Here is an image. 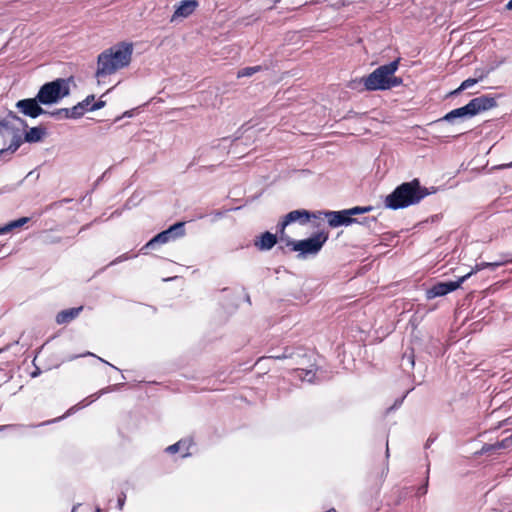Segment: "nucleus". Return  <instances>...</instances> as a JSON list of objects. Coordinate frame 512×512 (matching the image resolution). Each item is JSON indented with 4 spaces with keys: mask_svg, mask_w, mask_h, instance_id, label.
Wrapping results in <instances>:
<instances>
[{
    "mask_svg": "<svg viewBox=\"0 0 512 512\" xmlns=\"http://www.w3.org/2000/svg\"><path fill=\"white\" fill-rule=\"evenodd\" d=\"M434 192L435 190L430 191L428 188L421 186L418 179H413L397 186L392 193L386 196L384 204L386 208L392 210L403 209L418 204Z\"/></svg>",
    "mask_w": 512,
    "mask_h": 512,
    "instance_id": "f257e3e1",
    "label": "nucleus"
},
{
    "mask_svg": "<svg viewBox=\"0 0 512 512\" xmlns=\"http://www.w3.org/2000/svg\"><path fill=\"white\" fill-rule=\"evenodd\" d=\"M133 45L122 42L105 51L98 56L96 76L98 78L111 75L117 70L128 66L131 62Z\"/></svg>",
    "mask_w": 512,
    "mask_h": 512,
    "instance_id": "f03ea898",
    "label": "nucleus"
},
{
    "mask_svg": "<svg viewBox=\"0 0 512 512\" xmlns=\"http://www.w3.org/2000/svg\"><path fill=\"white\" fill-rule=\"evenodd\" d=\"M399 67V59L376 68L367 77H363V83L367 91L388 90L400 86L402 79L394 74Z\"/></svg>",
    "mask_w": 512,
    "mask_h": 512,
    "instance_id": "7ed1b4c3",
    "label": "nucleus"
},
{
    "mask_svg": "<svg viewBox=\"0 0 512 512\" xmlns=\"http://www.w3.org/2000/svg\"><path fill=\"white\" fill-rule=\"evenodd\" d=\"M497 105L494 97L482 95L473 98L468 104L463 107L454 109L447 113L439 121L453 122L456 118L473 117L481 112L494 108Z\"/></svg>",
    "mask_w": 512,
    "mask_h": 512,
    "instance_id": "20e7f679",
    "label": "nucleus"
},
{
    "mask_svg": "<svg viewBox=\"0 0 512 512\" xmlns=\"http://www.w3.org/2000/svg\"><path fill=\"white\" fill-rule=\"evenodd\" d=\"M373 210L372 206L365 207H352L349 209H343L340 211H319L317 214H313L314 218H324L327 220L328 224L332 228L340 227V226H349L353 223H357V219L354 218L356 215L364 214Z\"/></svg>",
    "mask_w": 512,
    "mask_h": 512,
    "instance_id": "39448f33",
    "label": "nucleus"
},
{
    "mask_svg": "<svg viewBox=\"0 0 512 512\" xmlns=\"http://www.w3.org/2000/svg\"><path fill=\"white\" fill-rule=\"evenodd\" d=\"M70 79L58 78L45 83L38 91L37 99L41 104L49 105L57 103L69 95Z\"/></svg>",
    "mask_w": 512,
    "mask_h": 512,
    "instance_id": "423d86ee",
    "label": "nucleus"
},
{
    "mask_svg": "<svg viewBox=\"0 0 512 512\" xmlns=\"http://www.w3.org/2000/svg\"><path fill=\"white\" fill-rule=\"evenodd\" d=\"M327 240L328 234L325 232H319L304 240L297 241L287 238L286 246L290 247L293 251L299 252V257H306L307 255L317 254Z\"/></svg>",
    "mask_w": 512,
    "mask_h": 512,
    "instance_id": "0eeeda50",
    "label": "nucleus"
},
{
    "mask_svg": "<svg viewBox=\"0 0 512 512\" xmlns=\"http://www.w3.org/2000/svg\"><path fill=\"white\" fill-rule=\"evenodd\" d=\"M184 225V222H177L170 226L168 229L158 233L145 244V246L142 248V251L145 249H154L156 245L166 244L172 240L184 236Z\"/></svg>",
    "mask_w": 512,
    "mask_h": 512,
    "instance_id": "6e6552de",
    "label": "nucleus"
},
{
    "mask_svg": "<svg viewBox=\"0 0 512 512\" xmlns=\"http://www.w3.org/2000/svg\"><path fill=\"white\" fill-rule=\"evenodd\" d=\"M474 271H470L466 275L460 277L457 281H449V282H440L432 286L430 289L427 290V298L433 299L436 297L444 296L457 288L460 287V285L468 279Z\"/></svg>",
    "mask_w": 512,
    "mask_h": 512,
    "instance_id": "1a4fd4ad",
    "label": "nucleus"
},
{
    "mask_svg": "<svg viewBox=\"0 0 512 512\" xmlns=\"http://www.w3.org/2000/svg\"><path fill=\"white\" fill-rule=\"evenodd\" d=\"M39 101L37 96L35 98H28L19 100L16 103V107L19 109L21 113L31 118H36L41 114H46L47 112L39 105Z\"/></svg>",
    "mask_w": 512,
    "mask_h": 512,
    "instance_id": "9d476101",
    "label": "nucleus"
},
{
    "mask_svg": "<svg viewBox=\"0 0 512 512\" xmlns=\"http://www.w3.org/2000/svg\"><path fill=\"white\" fill-rule=\"evenodd\" d=\"M198 6L196 0H184L179 3L175 8V11L170 19L171 22H175L180 19L187 18L190 16Z\"/></svg>",
    "mask_w": 512,
    "mask_h": 512,
    "instance_id": "9b49d317",
    "label": "nucleus"
},
{
    "mask_svg": "<svg viewBox=\"0 0 512 512\" xmlns=\"http://www.w3.org/2000/svg\"><path fill=\"white\" fill-rule=\"evenodd\" d=\"M508 263H512V254L511 253H502L500 255V259L497 260V261H493V262H481V263H477L475 265V267L472 269V271H474V273L478 272V271H481L485 268H490L492 270L500 267V266H503L505 264H508Z\"/></svg>",
    "mask_w": 512,
    "mask_h": 512,
    "instance_id": "f8f14e48",
    "label": "nucleus"
},
{
    "mask_svg": "<svg viewBox=\"0 0 512 512\" xmlns=\"http://www.w3.org/2000/svg\"><path fill=\"white\" fill-rule=\"evenodd\" d=\"M512 447V434L505 438L496 441L495 443H487L482 446V454H492L501 449H508Z\"/></svg>",
    "mask_w": 512,
    "mask_h": 512,
    "instance_id": "ddd939ff",
    "label": "nucleus"
},
{
    "mask_svg": "<svg viewBox=\"0 0 512 512\" xmlns=\"http://www.w3.org/2000/svg\"><path fill=\"white\" fill-rule=\"evenodd\" d=\"M277 243V235L270 232H264L254 241V245L260 251H268Z\"/></svg>",
    "mask_w": 512,
    "mask_h": 512,
    "instance_id": "4468645a",
    "label": "nucleus"
},
{
    "mask_svg": "<svg viewBox=\"0 0 512 512\" xmlns=\"http://www.w3.org/2000/svg\"><path fill=\"white\" fill-rule=\"evenodd\" d=\"M83 310L82 306L79 307H73L66 310L60 311L56 316V322L58 324H67L74 320L80 312Z\"/></svg>",
    "mask_w": 512,
    "mask_h": 512,
    "instance_id": "2eb2a0df",
    "label": "nucleus"
},
{
    "mask_svg": "<svg viewBox=\"0 0 512 512\" xmlns=\"http://www.w3.org/2000/svg\"><path fill=\"white\" fill-rule=\"evenodd\" d=\"M30 218L28 217H22L17 220H13L3 226H0V235L9 233L17 228H20L24 226L26 223H28Z\"/></svg>",
    "mask_w": 512,
    "mask_h": 512,
    "instance_id": "dca6fc26",
    "label": "nucleus"
},
{
    "mask_svg": "<svg viewBox=\"0 0 512 512\" xmlns=\"http://www.w3.org/2000/svg\"><path fill=\"white\" fill-rule=\"evenodd\" d=\"M311 215L306 210H293L289 212L287 215H285L286 223H293L296 222L302 218H304V222H307L310 219Z\"/></svg>",
    "mask_w": 512,
    "mask_h": 512,
    "instance_id": "f3484780",
    "label": "nucleus"
},
{
    "mask_svg": "<svg viewBox=\"0 0 512 512\" xmlns=\"http://www.w3.org/2000/svg\"><path fill=\"white\" fill-rule=\"evenodd\" d=\"M45 130L41 127H32L25 133V141L29 143L39 142L42 140Z\"/></svg>",
    "mask_w": 512,
    "mask_h": 512,
    "instance_id": "a211bd4d",
    "label": "nucleus"
},
{
    "mask_svg": "<svg viewBox=\"0 0 512 512\" xmlns=\"http://www.w3.org/2000/svg\"><path fill=\"white\" fill-rule=\"evenodd\" d=\"M295 377L299 378L302 381H307L309 383H313L315 379V372L313 369H296L295 370Z\"/></svg>",
    "mask_w": 512,
    "mask_h": 512,
    "instance_id": "6ab92c4d",
    "label": "nucleus"
},
{
    "mask_svg": "<svg viewBox=\"0 0 512 512\" xmlns=\"http://www.w3.org/2000/svg\"><path fill=\"white\" fill-rule=\"evenodd\" d=\"M484 74L479 75L478 78H468L464 80L461 85L453 92V94H458L459 92L466 90L473 85H475L479 80L483 79Z\"/></svg>",
    "mask_w": 512,
    "mask_h": 512,
    "instance_id": "aec40b11",
    "label": "nucleus"
},
{
    "mask_svg": "<svg viewBox=\"0 0 512 512\" xmlns=\"http://www.w3.org/2000/svg\"><path fill=\"white\" fill-rule=\"evenodd\" d=\"M85 111H89L88 108H84L83 103H78L77 105L69 109L70 117L72 119L80 118L85 113Z\"/></svg>",
    "mask_w": 512,
    "mask_h": 512,
    "instance_id": "412c9836",
    "label": "nucleus"
},
{
    "mask_svg": "<svg viewBox=\"0 0 512 512\" xmlns=\"http://www.w3.org/2000/svg\"><path fill=\"white\" fill-rule=\"evenodd\" d=\"M191 444V441H187V440H180L178 441L177 443L173 444V445H170L169 447L166 448V451L168 453H176L178 452L182 447H186V449L189 448Z\"/></svg>",
    "mask_w": 512,
    "mask_h": 512,
    "instance_id": "4be33fe9",
    "label": "nucleus"
},
{
    "mask_svg": "<svg viewBox=\"0 0 512 512\" xmlns=\"http://www.w3.org/2000/svg\"><path fill=\"white\" fill-rule=\"evenodd\" d=\"M260 70H261V66L245 67L237 72V77L238 78L250 77Z\"/></svg>",
    "mask_w": 512,
    "mask_h": 512,
    "instance_id": "5701e85b",
    "label": "nucleus"
},
{
    "mask_svg": "<svg viewBox=\"0 0 512 512\" xmlns=\"http://www.w3.org/2000/svg\"><path fill=\"white\" fill-rule=\"evenodd\" d=\"M48 114L50 116L54 117L57 120L71 118L70 117L69 108H60V109H57V110H55L53 112H49Z\"/></svg>",
    "mask_w": 512,
    "mask_h": 512,
    "instance_id": "b1692460",
    "label": "nucleus"
},
{
    "mask_svg": "<svg viewBox=\"0 0 512 512\" xmlns=\"http://www.w3.org/2000/svg\"><path fill=\"white\" fill-rule=\"evenodd\" d=\"M22 140L21 137L18 135H14L13 140L7 150H10L11 152H15L21 145ZM6 151V148L0 147V154Z\"/></svg>",
    "mask_w": 512,
    "mask_h": 512,
    "instance_id": "393cba45",
    "label": "nucleus"
},
{
    "mask_svg": "<svg viewBox=\"0 0 512 512\" xmlns=\"http://www.w3.org/2000/svg\"><path fill=\"white\" fill-rule=\"evenodd\" d=\"M288 225H289V223H286V219L285 218H283V220L280 223H278V225H277V231L279 233V239H280V241L285 242V243H286L287 238H289L285 234V228Z\"/></svg>",
    "mask_w": 512,
    "mask_h": 512,
    "instance_id": "a878e982",
    "label": "nucleus"
},
{
    "mask_svg": "<svg viewBox=\"0 0 512 512\" xmlns=\"http://www.w3.org/2000/svg\"><path fill=\"white\" fill-rule=\"evenodd\" d=\"M359 223L370 228L372 224H376V219L374 217L364 218L363 221H360Z\"/></svg>",
    "mask_w": 512,
    "mask_h": 512,
    "instance_id": "bb28decb",
    "label": "nucleus"
},
{
    "mask_svg": "<svg viewBox=\"0 0 512 512\" xmlns=\"http://www.w3.org/2000/svg\"><path fill=\"white\" fill-rule=\"evenodd\" d=\"M104 105H105V102L98 101V102L94 103L90 108H88V110L95 111V110L101 109Z\"/></svg>",
    "mask_w": 512,
    "mask_h": 512,
    "instance_id": "cd10ccee",
    "label": "nucleus"
},
{
    "mask_svg": "<svg viewBox=\"0 0 512 512\" xmlns=\"http://www.w3.org/2000/svg\"><path fill=\"white\" fill-rule=\"evenodd\" d=\"M86 356H93V357H96V355H94L93 353L91 352H86V353H83V354H80V355H72V356H69L68 357V360L69 361H72V360H75L76 358L78 357H86Z\"/></svg>",
    "mask_w": 512,
    "mask_h": 512,
    "instance_id": "c85d7f7f",
    "label": "nucleus"
},
{
    "mask_svg": "<svg viewBox=\"0 0 512 512\" xmlns=\"http://www.w3.org/2000/svg\"><path fill=\"white\" fill-rule=\"evenodd\" d=\"M94 100V96L91 95V96H88L85 100H83L81 103L84 104V108H90L92 105H91V102Z\"/></svg>",
    "mask_w": 512,
    "mask_h": 512,
    "instance_id": "c756f323",
    "label": "nucleus"
},
{
    "mask_svg": "<svg viewBox=\"0 0 512 512\" xmlns=\"http://www.w3.org/2000/svg\"><path fill=\"white\" fill-rule=\"evenodd\" d=\"M7 118H10L12 120L18 121L20 124L25 125V122L20 117H18L16 114H14L12 112H10L8 114Z\"/></svg>",
    "mask_w": 512,
    "mask_h": 512,
    "instance_id": "7c9ffc66",
    "label": "nucleus"
},
{
    "mask_svg": "<svg viewBox=\"0 0 512 512\" xmlns=\"http://www.w3.org/2000/svg\"><path fill=\"white\" fill-rule=\"evenodd\" d=\"M125 500H126V495L124 493H122L119 497H118V507L119 509L121 510L124 506V503H125Z\"/></svg>",
    "mask_w": 512,
    "mask_h": 512,
    "instance_id": "2f4dec72",
    "label": "nucleus"
},
{
    "mask_svg": "<svg viewBox=\"0 0 512 512\" xmlns=\"http://www.w3.org/2000/svg\"><path fill=\"white\" fill-rule=\"evenodd\" d=\"M427 487H428V480L426 481L425 485H423L422 487H420L418 489L417 494L418 495H425L427 493Z\"/></svg>",
    "mask_w": 512,
    "mask_h": 512,
    "instance_id": "473e14b6",
    "label": "nucleus"
},
{
    "mask_svg": "<svg viewBox=\"0 0 512 512\" xmlns=\"http://www.w3.org/2000/svg\"><path fill=\"white\" fill-rule=\"evenodd\" d=\"M407 360L408 364L413 367L414 366V358H413V355H404L403 357V362Z\"/></svg>",
    "mask_w": 512,
    "mask_h": 512,
    "instance_id": "72a5a7b5",
    "label": "nucleus"
},
{
    "mask_svg": "<svg viewBox=\"0 0 512 512\" xmlns=\"http://www.w3.org/2000/svg\"><path fill=\"white\" fill-rule=\"evenodd\" d=\"M78 409H79L78 405H76V406H74V407L70 408V409L67 411L66 416H67V415H70L71 413H73L74 411H76V410H78ZM64 417H65V415H64V416H62V417H59V418L55 419L54 421H57V420L63 419Z\"/></svg>",
    "mask_w": 512,
    "mask_h": 512,
    "instance_id": "f704fd0d",
    "label": "nucleus"
},
{
    "mask_svg": "<svg viewBox=\"0 0 512 512\" xmlns=\"http://www.w3.org/2000/svg\"><path fill=\"white\" fill-rule=\"evenodd\" d=\"M123 259H127V257L126 256H120L117 259H115L113 262H111V265L116 264V263L122 261Z\"/></svg>",
    "mask_w": 512,
    "mask_h": 512,
    "instance_id": "c9c22d12",
    "label": "nucleus"
},
{
    "mask_svg": "<svg viewBox=\"0 0 512 512\" xmlns=\"http://www.w3.org/2000/svg\"><path fill=\"white\" fill-rule=\"evenodd\" d=\"M12 427H15V425H1L0 426V431H4V430H7V429L12 428Z\"/></svg>",
    "mask_w": 512,
    "mask_h": 512,
    "instance_id": "e433bc0d",
    "label": "nucleus"
},
{
    "mask_svg": "<svg viewBox=\"0 0 512 512\" xmlns=\"http://www.w3.org/2000/svg\"><path fill=\"white\" fill-rule=\"evenodd\" d=\"M12 427H15V425H1L0 426V431H4V430H7V429L12 428Z\"/></svg>",
    "mask_w": 512,
    "mask_h": 512,
    "instance_id": "4c0bfd02",
    "label": "nucleus"
},
{
    "mask_svg": "<svg viewBox=\"0 0 512 512\" xmlns=\"http://www.w3.org/2000/svg\"><path fill=\"white\" fill-rule=\"evenodd\" d=\"M101 362L103 363H106L108 365H110L111 367H113L114 369H117L114 365L110 364L109 362H107L106 360H104L103 358H100V357H97Z\"/></svg>",
    "mask_w": 512,
    "mask_h": 512,
    "instance_id": "58836bf2",
    "label": "nucleus"
},
{
    "mask_svg": "<svg viewBox=\"0 0 512 512\" xmlns=\"http://www.w3.org/2000/svg\"><path fill=\"white\" fill-rule=\"evenodd\" d=\"M40 373H41V372H40V370H39V369H37L36 371H34V372L31 374V376H32V377H37Z\"/></svg>",
    "mask_w": 512,
    "mask_h": 512,
    "instance_id": "ea45409f",
    "label": "nucleus"
},
{
    "mask_svg": "<svg viewBox=\"0 0 512 512\" xmlns=\"http://www.w3.org/2000/svg\"><path fill=\"white\" fill-rule=\"evenodd\" d=\"M506 8L508 10H512V0H510L507 4H506Z\"/></svg>",
    "mask_w": 512,
    "mask_h": 512,
    "instance_id": "a19ab883",
    "label": "nucleus"
},
{
    "mask_svg": "<svg viewBox=\"0 0 512 512\" xmlns=\"http://www.w3.org/2000/svg\"><path fill=\"white\" fill-rule=\"evenodd\" d=\"M79 505H80V504L75 505V506L72 508V512H75V511H76V509H77V507H78Z\"/></svg>",
    "mask_w": 512,
    "mask_h": 512,
    "instance_id": "79ce46f5",
    "label": "nucleus"
},
{
    "mask_svg": "<svg viewBox=\"0 0 512 512\" xmlns=\"http://www.w3.org/2000/svg\"><path fill=\"white\" fill-rule=\"evenodd\" d=\"M386 456H389V448H386Z\"/></svg>",
    "mask_w": 512,
    "mask_h": 512,
    "instance_id": "37998d69",
    "label": "nucleus"
},
{
    "mask_svg": "<svg viewBox=\"0 0 512 512\" xmlns=\"http://www.w3.org/2000/svg\"><path fill=\"white\" fill-rule=\"evenodd\" d=\"M95 512H102V510L99 507H97Z\"/></svg>",
    "mask_w": 512,
    "mask_h": 512,
    "instance_id": "c03bdc74",
    "label": "nucleus"
},
{
    "mask_svg": "<svg viewBox=\"0 0 512 512\" xmlns=\"http://www.w3.org/2000/svg\"><path fill=\"white\" fill-rule=\"evenodd\" d=\"M106 391H107L106 389H103V390H101V391H100V394H103V393H105Z\"/></svg>",
    "mask_w": 512,
    "mask_h": 512,
    "instance_id": "a18cd8bd",
    "label": "nucleus"
},
{
    "mask_svg": "<svg viewBox=\"0 0 512 512\" xmlns=\"http://www.w3.org/2000/svg\"><path fill=\"white\" fill-rule=\"evenodd\" d=\"M3 139V134L0 132V140Z\"/></svg>",
    "mask_w": 512,
    "mask_h": 512,
    "instance_id": "49530a36",
    "label": "nucleus"
},
{
    "mask_svg": "<svg viewBox=\"0 0 512 512\" xmlns=\"http://www.w3.org/2000/svg\"><path fill=\"white\" fill-rule=\"evenodd\" d=\"M507 167H512V162L510 164H508Z\"/></svg>",
    "mask_w": 512,
    "mask_h": 512,
    "instance_id": "de8ad7c7",
    "label": "nucleus"
},
{
    "mask_svg": "<svg viewBox=\"0 0 512 512\" xmlns=\"http://www.w3.org/2000/svg\"><path fill=\"white\" fill-rule=\"evenodd\" d=\"M333 512H336L335 510H333Z\"/></svg>",
    "mask_w": 512,
    "mask_h": 512,
    "instance_id": "09e8293b",
    "label": "nucleus"
}]
</instances>
